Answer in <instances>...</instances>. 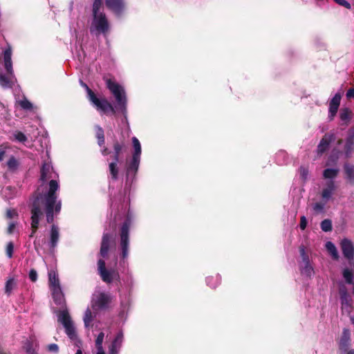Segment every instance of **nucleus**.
<instances>
[{"mask_svg": "<svg viewBox=\"0 0 354 354\" xmlns=\"http://www.w3.org/2000/svg\"><path fill=\"white\" fill-rule=\"evenodd\" d=\"M343 277L348 283H353V273L349 269H344L343 271Z\"/></svg>", "mask_w": 354, "mask_h": 354, "instance_id": "32", "label": "nucleus"}, {"mask_svg": "<svg viewBox=\"0 0 354 354\" xmlns=\"http://www.w3.org/2000/svg\"><path fill=\"white\" fill-rule=\"evenodd\" d=\"M337 174V170L335 169H326L324 171V177L325 178H333Z\"/></svg>", "mask_w": 354, "mask_h": 354, "instance_id": "30", "label": "nucleus"}, {"mask_svg": "<svg viewBox=\"0 0 354 354\" xmlns=\"http://www.w3.org/2000/svg\"><path fill=\"white\" fill-rule=\"evenodd\" d=\"M13 250V243L12 242H9L6 246V254L8 258H11L12 257Z\"/></svg>", "mask_w": 354, "mask_h": 354, "instance_id": "38", "label": "nucleus"}, {"mask_svg": "<svg viewBox=\"0 0 354 354\" xmlns=\"http://www.w3.org/2000/svg\"><path fill=\"white\" fill-rule=\"evenodd\" d=\"M123 342V334L119 333L109 347V354H119Z\"/></svg>", "mask_w": 354, "mask_h": 354, "instance_id": "15", "label": "nucleus"}, {"mask_svg": "<svg viewBox=\"0 0 354 354\" xmlns=\"http://www.w3.org/2000/svg\"><path fill=\"white\" fill-rule=\"evenodd\" d=\"M347 354H354V351H349Z\"/></svg>", "mask_w": 354, "mask_h": 354, "instance_id": "55", "label": "nucleus"}, {"mask_svg": "<svg viewBox=\"0 0 354 354\" xmlns=\"http://www.w3.org/2000/svg\"><path fill=\"white\" fill-rule=\"evenodd\" d=\"M106 86L109 88V89L111 91L112 94L114 95V97L118 102V105L120 107L121 111L124 114V117H126L127 100H126V96H125V93H124V91L123 88L120 85H119L118 84L112 81L110 79L106 80Z\"/></svg>", "mask_w": 354, "mask_h": 354, "instance_id": "4", "label": "nucleus"}, {"mask_svg": "<svg viewBox=\"0 0 354 354\" xmlns=\"http://www.w3.org/2000/svg\"><path fill=\"white\" fill-rule=\"evenodd\" d=\"M104 339V333L101 332L98 334L95 341V345L96 348L95 354H106L102 346Z\"/></svg>", "mask_w": 354, "mask_h": 354, "instance_id": "19", "label": "nucleus"}, {"mask_svg": "<svg viewBox=\"0 0 354 354\" xmlns=\"http://www.w3.org/2000/svg\"><path fill=\"white\" fill-rule=\"evenodd\" d=\"M76 354H83V353H82V351H81L80 349H78V350L77 351Z\"/></svg>", "mask_w": 354, "mask_h": 354, "instance_id": "53", "label": "nucleus"}, {"mask_svg": "<svg viewBox=\"0 0 354 354\" xmlns=\"http://www.w3.org/2000/svg\"><path fill=\"white\" fill-rule=\"evenodd\" d=\"M341 100V95L339 93H337L332 98L329 104V118L330 120H333L335 116Z\"/></svg>", "mask_w": 354, "mask_h": 354, "instance_id": "13", "label": "nucleus"}, {"mask_svg": "<svg viewBox=\"0 0 354 354\" xmlns=\"http://www.w3.org/2000/svg\"><path fill=\"white\" fill-rule=\"evenodd\" d=\"M98 272L102 279V280L106 283H111L115 277H118L117 272L108 271L105 268V263L103 260L98 261Z\"/></svg>", "mask_w": 354, "mask_h": 354, "instance_id": "10", "label": "nucleus"}, {"mask_svg": "<svg viewBox=\"0 0 354 354\" xmlns=\"http://www.w3.org/2000/svg\"><path fill=\"white\" fill-rule=\"evenodd\" d=\"M102 4V0H95L93 5V15H97L100 13H102L100 12V9Z\"/></svg>", "mask_w": 354, "mask_h": 354, "instance_id": "35", "label": "nucleus"}, {"mask_svg": "<svg viewBox=\"0 0 354 354\" xmlns=\"http://www.w3.org/2000/svg\"><path fill=\"white\" fill-rule=\"evenodd\" d=\"M8 166L11 169H15L17 167V160L12 157L8 161Z\"/></svg>", "mask_w": 354, "mask_h": 354, "instance_id": "39", "label": "nucleus"}, {"mask_svg": "<svg viewBox=\"0 0 354 354\" xmlns=\"http://www.w3.org/2000/svg\"><path fill=\"white\" fill-rule=\"evenodd\" d=\"M96 137L97 138L99 145L101 146L102 144H104V131L100 127H96Z\"/></svg>", "mask_w": 354, "mask_h": 354, "instance_id": "29", "label": "nucleus"}, {"mask_svg": "<svg viewBox=\"0 0 354 354\" xmlns=\"http://www.w3.org/2000/svg\"><path fill=\"white\" fill-rule=\"evenodd\" d=\"M48 281L54 301L57 305L65 306L64 295L59 284L58 275L55 270L49 271Z\"/></svg>", "mask_w": 354, "mask_h": 354, "instance_id": "3", "label": "nucleus"}, {"mask_svg": "<svg viewBox=\"0 0 354 354\" xmlns=\"http://www.w3.org/2000/svg\"><path fill=\"white\" fill-rule=\"evenodd\" d=\"M348 98H354V88H350L346 93Z\"/></svg>", "mask_w": 354, "mask_h": 354, "instance_id": "49", "label": "nucleus"}, {"mask_svg": "<svg viewBox=\"0 0 354 354\" xmlns=\"http://www.w3.org/2000/svg\"><path fill=\"white\" fill-rule=\"evenodd\" d=\"M299 174H300L301 177L304 180H306L308 175V170L307 168H306L304 167H301L299 169Z\"/></svg>", "mask_w": 354, "mask_h": 354, "instance_id": "42", "label": "nucleus"}, {"mask_svg": "<svg viewBox=\"0 0 354 354\" xmlns=\"http://www.w3.org/2000/svg\"><path fill=\"white\" fill-rule=\"evenodd\" d=\"M106 6L116 14H119L124 8L123 0H106Z\"/></svg>", "mask_w": 354, "mask_h": 354, "instance_id": "16", "label": "nucleus"}, {"mask_svg": "<svg viewBox=\"0 0 354 354\" xmlns=\"http://www.w3.org/2000/svg\"><path fill=\"white\" fill-rule=\"evenodd\" d=\"M340 294L342 308L344 309L348 308L351 306V297L346 291L341 290Z\"/></svg>", "mask_w": 354, "mask_h": 354, "instance_id": "23", "label": "nucleus"}, {"mask_svg": "<svg viewBox=\"0 0 354 354\" xmlns=\"http://www.w3.org/2000/svg\"><path fill=\"white\" fill-rule=\"evenodd\" d=\"M103 155H106L108 153V150L106 148H104V149L102 151Z\"/></svg>", "mask_w": 354, "mask_h": 354, "instance_id": "52", "label": "nucleus"}, {"mask_svg": "<svg viewBox=\"0 0 354 354\" xmlns=\"http://www.w3.org/2000/svg\"><path fill=\"white\" fill-rule=\"evenodd\" d=\"M57 174L53 171V168L50 162H44L41 169V180L46 182L50 180L49 190L44 194L37 196L33 201L31 209V228L32 232L30 235L32 237L36 232L39 223V219L43 216L44 212L46 214L48 223L53 221L54 213L57 214L61 209V202L57 201L56 191L59 189V184L54 178Z\"/></svg>", "mask_w": 354, "mask_h": 354, "instance_id": "1", "label": "nucleus"}, {"mask_svg": "<svg viewBox=\"0 0 354 354\" xmlns=\"http://www.w3.org/2000/svg\"><path fill=\"white\" fill-rule=\"evenodd\" d=\"M109 170L113 178L116 179L118 173L116 162L109 164Z\"/></svg>", "mask_w": 354, "mask_h": 354, "instance_id": "33", "label": "nucleus"}, {"mask_svg": "<svg viewBox=\"0 0 354 354\" xmlns=\"http://www.w3.org/2000/svg\"><path fill=\"white\" fill-rule=\"evenodd\" d=\"M15 228V224L14 223H11L9 224L8 228V232L9 234H12Z\"/></svg>", "mask_w": 354, "mask_h": 354, "instance_id": "50", "label": "nucleus"}, {"mask_svg": "<svg viewBox=\"0 0 354 354\" xmlns=\"http://www.w3.org/2000/svg\"><path fill=\"white\" fill-rule=\"evenodd\" d=\"M337 3H338L340 6H344L345 8L350 9L351 8V4L347 2L346 0H334Z\"/></svg>", "mask_w": 354, "mask_h": 354, "instance_id": "45", "label": "nucleus"}, {"mask_svg": "<svg viewBox=\"0 0 354 354\" xmlns=\"http://www.w3.org/2000/svg\"><path fill=\"white\" fill-rule=\"evenodd\" d=\"M350 339V331L348 329H344L343 330V335L342 338V344H346Z\"/></svg>", "mask_w": 354, "mask_h": 354, "instance_id": "37", "label": "nucleus"}, {"mask_svg": "<svg viewBox=\"0 0 354 354\" xmlns=\"http://www.w3.org/2000/svg\"><path fill=\"white\" fill-rule=\"evenodd\" d=\"M5 149L2 147H0V161L3 160L4 156H5Z\"/></svg>", "mask_w": 354, "mask_h": 354, "instance_id": "51", "label": "nucleus"}, {"mask_svg": "<svg viewBox=\"0 0 354 354\" xmlns=\"http://www.w3.org/2000/svg\"><path fill=\"white\" fill-rule=\"evenodd\" d=\"M109 30V23L104 13L93 15V19L90 28L91 33L95 35L106 34Z\"/></svg>", "mask_w": 354, "mask_h": 354, "instance_id": "5", "label": "nucleus"}, {"mask_svg": "<svg viewBox=\"0 0 354 354\" xmlns=\"http://www.w3.org/2000/svg\"><path fill=\"white\" fill-rule=\"evenodd\" d=\"M340 119L344 123H347L351 118V112L348 109H344L341 111Z\"/></svg>", "mask_w": 354, "mask_h": 354, "instance_id": "28", "label": "nucleus"}, {"mask_svg": "<svg viewBox=\"0 0 354 354\" xmlns=\"http://www.w3.org/2000/svg\"><path fill=\"white\" fill-rule=\"evenodd\" d=\"M12 50L10 46L5 50L3 53L4 65L8 73V76L0 75V85L4 88L12 87L16 82V78L13 75L12 64L11 60Z\"/></svg>", "mask_w": 354, "mask_h": 354, "instance_id": "2", "label": "nucleus"}, {"mask_svg": "<svg viewBox=\"0 0 354 354\" xmlns=\"http://www.w3.org/2000/svg\"><path fill=\"white\" fill-rule=\"evenodd\" d=\"M84 86L87 91L90 101L97 107L98 110L104 113L111 111V113H115V109L111 103H109L105 99H98L86 84H84Z\"/></svg>", "mask_w": 354, "mask_h": 354, "instance_id": "7", "label": "nucleus"}, {"mask_svg": "<svg viewBox=\"0 0 354 354\" xmlns=\"http://www.w3.org/2000/svg\"><path fill=\"white\" fill-rule=\"evenodd\" d=\"M17 104H19L22 109L25 110H31L32 109V104L26 97L23 99H17Z\"/></svg>", "mask_w": 354, "mask_h": 354, "instance_id": "25", "label": "nucleus"}, {"mask_svg": "<svg viewBox=\"0 0 354 354\" xmlns=\"http://www.w3.org/2000/svg\"><path fill=\"white\" fill-rule=\"evenodd\" d=\"M354 142V137L353 136H351L348 139V142H347V145H346V153H348L351 152V145H353Z\"/></svg>", "mask_w": 354, "mask_h": 354, "instance_id": "44", "label": "nucleus"}, {"mask_svg": "<svg viewBox=\"0 0 354 354\" xmlns=\"http://www.w3.org/2000/svg\"><path fill=\"white\" fill-rule=\"evenodd\" d=\"M111 298L110 295L102 292H95L92 297L91 305L95 310H104L108 308Z\"/></svg>", "mask_w": 354, "mask_h": 354, "instance_id": "8", "label": "nucleus"}, {"mask_svg": "<svg viewBox=\"0 0 354 354\" xmlns=\"http://www.w3.org/2000/svg\"><path fill=\"white\" fill-rule=\"evenodd\" d=\"M7 216L9 218H12L17 216V212L15 209H8L7 211Z\"/></svg>", "mask_w": 354, "mask_h": 354, "instance_id": "46", "label": "nucleus"}, {"mask_svg": "<svg viewBox=\"0 0 354 354\" xmlns=\"http://www.w3.org/2000/svg\"><path fill=\"white\" fill-rule=\"evenodd\" d=\"M321 228L324 232H330L332 230L331 221L328 219L324 220L321 223Z\"/></svg>", "mask_w": 354, "mask_h": 354, "instance_id": "31", "label": "nucleus"}, {"mask_svg": "<svg viewBox=\"0 0 354 354\" xmlns=\"http://www.w3.org/2000/svg\"><path fill=\"white\" fill-rule=\"evenodd\" d=\"M29 278L32 281H36L37 279V273L35 270H30L29 272Z\"/></svg>", "mask_w": 354, "mask_h": 354, "instance_id": "43", "label": "nucleus"}, {"mask_svg": "<svg viewBox=\"0 0 354 354\" xmlns=\"http://www.w3.org/2000/svg\"><path fill=\"white\" fill-rule=\"evenodd\" d=\"M300 253L303 258V262L301 266V273L306 276H311L313 274V269L310 265L308 257L306 255L304 248L300 249Z\"/></svg>", "mask_w": 354, "mask_h": 354, "instance_id": "14", "label": "nucleus"}, {"mask_svg": "<svg viewBox=\"0 0 354 354\" xmlns=\"http://www.w3.org/2000/svg\"><path fill=\"white\" fill-rule=\"evenodd\" d=\"M57 317L58 321L64 326L68 337L75 339L77 338L75 328L67 309L59 311Z\"/></svg>", "mask_w": 354, "mask_h": 354, "instance_id": "6", "label": "nucleus"}, {"mask_svg": "<svg viewBox=\"0 0 354 354\" xmlns=\"http://www.w3.org/2000/svg\"><path fill=\"white\" fill-rule=\"evenodd\" d=\"M48 349L50 352L57 353L58 351V346L55 344H51L48 346Z\"/></svg>", "mask_w": 354, "mask_h": 354, "instance_id": "47", "label": "nucleus"}, {"mask_svg": "<svg viewBox=\"0 0 354 354\" xmlns=\"http://www.w3.org/2000/svg\"><path fill=\"white\" fill-rule=\"evenodd\" d=\"M93 319V316L92 315L91 310L89 308H87L85 311L83 319L85 327L88 328L91 326Z\"/></svg>", "mask_w": 354, "mask_h": 354, "instance_id": "26", "label": "nucleus"}, {"mask_svg": "<svg viewBox=\"0 0 354 354\" xmlns=\"http://www.w3.org/2000/svg\"><path fill=\"white\" fill-rule=\"evenodd\" d=\"M59 239V230L57 227L53 225L50 232V243L52 247H55Z\"/></svg>", "mask_w": 354, "mask_h": 354, "instance_id": "22", "label": "nucleus"}, {"mask_svg": "<svg viewBox=\"0 0 354 354\" xmlns=\"http://www.w3.org/2000/svg\"><path fill=\"white\" fill-rule=\"evenodd\" d=\"M326 203V202H325L324 203H315L313 206V209L317 212H322L324 209Z\"/></svg>", "mask_w": 354, "mask_h": 354, "instance_id": "41", "label": "nucleus"}, {"mask_svg": "<svg viewBox=\"0 0 354 354\" xmlns=\"http://www.w3.org/2000/svg\"><path fill=\"white\" fill-rule=\"evenodd\" d=\"M132 144L134 151L133 153L132 160L128 167V172H136L140 161L141 145L138 139L136 137L132 138Z\"/></svg>", "mask_w": 354, "mask_h": 354, "instance_id": "9", "label": "nucleus"}, {"mask_svg": "<svg viewBox=\"0 0 354 354\" xmlns=\"http://www.w3.org/2000/svg\"><path fill=\"white\" fill-rule=\"evenodd\" d=\"M114 150H115V161L117 162L118 160L119 153H120V151L122 150V145H120L118 142L115 143Z\"/></svg>", "mask_w": 354, "mask_h": 354, "instance_id": "40", "label": "nucleus"}, {"mask_svg": "<svg viewBox=\"0 0 354 354\" xmlns=\"http://www.w3.org/2000/svg\"><path fill=\"white\" fill-rule=\"evenodd\" d=\"M15 286H16V283L15 282L14 279H9L6 283V286H5L6 293H7L8 295H10L11 293V292L12 291V290L15 288Z\"/></svg>", "mask_w": 354, "mask_h": 354, "instance_id": "27", "label": "nucleus"}, {"mask_svg": "<svg viewBox=\"0 0 354 354\" xmlns=\"http://www.w3.org/2000/svg\"><path fill=\"white\" fill-rule=\"evenodd\" d=\"M14 137L17 141L20 142H24L27 140L26 136L20 131L16 132L14 134Z\"/></svg>", "mask_w": 354, "mask_h": 354, "instance_id": "36", "label": "nucleus"}, {"mask_svg": "<svg viewBox=\"0 0 354 354\" xmlns=\"http://www.w3.org/2000/svg\"><path fill=\"white\" fill-rule=\"evenodd\" d=\"M334 139H335V138L333 134L325 135L324 136V138L321 140V141L318 145V147H317L318 153H322L323 152H324L327 149V148L329 145V143Z\"/></svg>", "mask_w": 354, "mask_h": 354, "instance_id": "17", "label": "nucleus"}, {"mask_svg": "<svg viewBox=\"0 0 354 354\" xmlns=\"http://www.w3.org/2000/svg\"><path fill=\"white\" fill-rule=\"evenodd\" d=\"M109 245V236L107 234H104L102 237V241L100 249L101 255L104 257L108 253Z\"/></svg>", "mask_w": 354, "mask_h": 354, "instance_id": "21", "label": "nucleus"}, {"mask_svg": "<svg viewBox=\"0 0 354 354\" xmlns=\"http://www.w3.org/2000/svg\"><path fill=\"white\" fill-rule=\"evenodd\" d=\"M335 185L333 182L330 181L326 188L324 189L322 192V197L325 202H327L331 197L335 191Z\"/></svg>", "mask_w": 354, "mask_h": 354, "instance_id": "20", "label": "nucleus"}, {"mask_svg": "<svg viewBox=\"0 0 354 354\" xmlns=\"http://www.w3.org/2000/svg\"><path fill=\"white\" fill-rule=\"evenodd\" d=\"M129 224L125 222L121 229V246L122 250V257L125 259L128 256L129 247Z\"/></svg>", "mask_w": 354, "mask_h": 354, "instance_id": "11", "label": "nucleus"}, {"mask_svg": "<svg viewBox=\"0 0 354 354\" xmlns=\"http://www.w3.org/2000/svg\"><path fill=\"white\" fill-rule=\"evenodd\" d=\"M306 225H307V221H306V218L305 216H302L301 218V222H300V228L301 230H304L306 227Z\"/></svg>", "mask_w": 354, "mask_h": 354, "instance_id": "48", "label": "nucleus"}, {"mask_svg": "<svg viewBox=\"0 0 354 354\" xmlns=\"http://www.w3.org/2000/svg\"><path fill=\"white\" fill-rule=\"evenodd\" d=\"M346 173L348 176V178L351 180L354 181V167L351 165L345 166Z\"/></svg>", "mask_w": 354, "mask_h": 354, "instance_id": "34", "label": "nucleus"}, {"mask_svg": "<svg viewBox=\"0 0 354 354\" xmlns=\"http://www.w3.org/2000/svg\"><path fill=\"white\" fill-rule=\"evenodd\" d=\"M37 346L36 339L32 337L24 343V348L27 354H35V349Z\"/></svg>", "mask_w": 354, "mask_h": 354, "instance_id": "18", "label": "nucleus"}, {"mask_svg": "<svg viewBox=\"0 0 354 354\" xmlns=\"http://www.w3.org/2000/svg\"><path fill=\"white\" fill-rule=\"evenodd\" d=\"M351 322L353 324H354V317H351Z\"/></svg>", "mask_w": 354, "mask_h": 354, "instance_id": "54", "label": "nucleus"}, {"mask_svg": "<svg viewBox=\"0 0 354 354\" xmlns=\"http://www.w3.org/2000/svg\"><path fill=\"white\" fill-rule=\"evenodd\" d=\"M326 248L327 249V250L328 251V252L330 254L333 259H337L338 258V252L337 248L332 242L328 241L326 243Z\"/></svg>", "mask_w": 354, "mask_h": 354, "instance_id": "24", "label": "nucleus"}, {"mask_svg": "<svg viewBox=\"0 0 354 354\" xmlns=\"http://www.w3.org/2000/svg\"><path fill=\"white\" fill-rule=\"evenodd\" d=\"M341 248L342 252L346 258L351 260L354 257V245L353 243L348 240L344 239L341 242Z\"/></svg>", "mask_w": 354, "mask_h": 354, "instance_id": "12", "label": "nucleus"}]
</instances>
